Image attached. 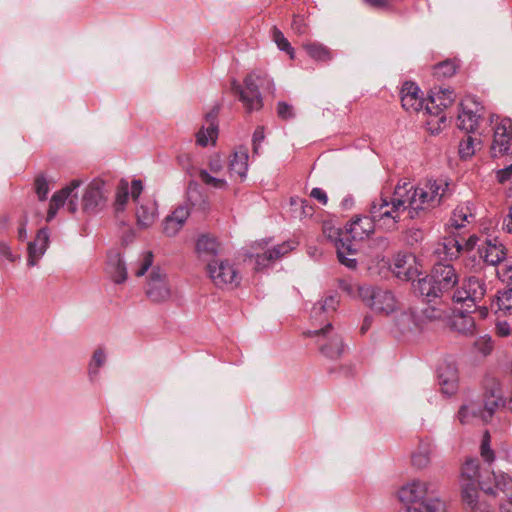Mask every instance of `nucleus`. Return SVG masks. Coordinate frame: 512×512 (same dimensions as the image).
<instances>
[{
    "label": "nucleus",
    "mask_w": 512,
    "mask_h": 512,
    "mask_svg": "<svg viewBox=\"0 0 512 512\" xmlns=\"http://www.w3.org/2000/svg\"><path fill=\"white\" fill-rule=\"evenodd\" d=\"M189 215L190 210L187 206H178L164 219L163 232L169 237L175 236L181 230Z\"/></svg>",
    "instance_id": "nucleus-22"
},
{
    "label": "nucleus",
    "mask_w": 512,
    "mask_h": 512,
    "mask_svg": "<svg viewBox=\"0 0 512 512\" xmlns=\"http://www.w3.org/2000/svg\"><path fill=\"white\" fill-rule=\"evenodd\" d=\"M219 243L216 238L202 235L196 243V250L200 256L214 257L218 253Z\"/></svg>",
    "instance_id": "nucleus-33"
},
{
    "label": "nucleus",
    "mask_w": 512,
    "mask_h": 512,
    "mask_svg": "<svg viewBox=\"0 0 512 512\" xmlns=\"http://www.w3.org/2000/svg\"><path fill=\"white\" fill-rule=\"evenodd\" d=\"M424 237L423 231L420 229H410L407 232V241L409 243L422 241Z\"/></svg>",
    "instance_id": "nucleus-58"
},
{
    "label": "nucleus",
    "mask_w": 512,
    "mask_h": 512,
    "mask_svg": "<svg viewBox=\"0 0 512 512\" xmlns=\"http://www.w3.org/2000/svg\"><path fill=\"white\" fill-rule=\"evenodd\" d=\"M107 273L117 284L127 279V269L119 252L111 251L108 254Z\"/></svg>",
    "instance_id": "nucleus-25"
},
{
    "label": "nucleus",
    "mask_w": 512,
    "mask_h": 512,
    "mask_svg": "<svg viewBox=\"0 0 512 512\" xmlns=\"http://www.w3.org/2000/svg\"><path fill=\"white\" fill-rule=\"evenodd\" d=\"M457 68L458 65L456 64L455 60L447 59L433 67V74L438 79L450 78L456 73Z\"/></svg>",
    "instance_id": "nucleus-38"
},
{
    "label": "nucleus",
    "mask_w": 512,
    "mask_h": 512,
    "mask_svg": "<svg viewBox=\"0 0 512 512\" xmlns=\"http://www.w3.org/2000/svg\"><path fill=\"white\" fill-rule=\"evenodd\" d=\"M337 306L338 300L336 296H327L324 300L318 301L314 304L313 308L311 309V318L322 321L321 316L334 312Z\"/></svg>",
    "instance_id": "nucleus-31"
},
{
    "label": "nucleus",
    "mask_w": 512,
    "mask_h": 512,
    "mask_svg": "<svg viewBox=\"0 0 512 512\" xmlns=\"http://www.w3.org/2000/svg\"><path fill=\"white\" fill-rule=\"evenodd\" d=\"M462 249L463 246L458 239L455 237H448L444 239L441 247L438 248V252L443 253L446 258L452 260L458 257Z\"/></svg>",
    "instance_id": "nucleus-36"
},
{
    "label": "nucleus",
    "mask_w": 512,
    "mask_h": 512,
    "mask_svg": "<svg viewBox=\"0 0 512 512\" xmlns=\"http://www.w3.org/2000/svg\"><path fill=\"white\" fill-rule=\"evenodd\" d=\"M310 196L319 201L322 205H326L328 202V196L326 192L321 188H313L310 192Z\"/></svg>",
    "instance_id": "nucleus-57"
},
{
    "label": "nucleus",
    "mask_w": 512,
    "mask_h": 512,
    "mask_svg": "<svg viewBox=\"0 0 512 512\" xmlns=\"http://www.w3.org/2000/svg\"><path fill=\"white\" fill-rule=\"evenodd\" d=\"M304 335L316 337L319 351L329 359L339 358L344 351L342 337L335 331L331 323H327L318 330H308L304 332Z\"/></svg>",
    "instance_id": "nucleus-7"
},
{
    "label": "nucleus",
    "mask_w": 512,
    "mask_h": 512,
    "mask_svg": "<svg viewBox=\"0 0 512 512\" xmlns=\"http://www.w3.org/2000/svg\"><path fill=\"white\" fill-rule=\"evenodd\" d=\"M475 153L474 139L468 135L459 145V155L462 159H467Z\"/></svg>",
    "instance_id": "nucleus-48"
},
{
    "label": "nucleus",
    "mask_w": 512,
    "mask_h": 512,
    "mask_svg": "<svg viewBox=\"0 0 512 512\" xmlns=\"http://www.w3.org/2000/svg\"><path fill=\"white\" fill-rule=\"evenodd\" d=\"M459 420L461 423H472L481 421L487 423L488 420L484 415L482 403L471 401L468 404L461 406L458 412Z\"/></svg>",
    "instance_id": "nucleus-27"
},
{
    "label": "nucleus",
    "mask_w": 512,
    "mask_h": 512,
    "mask_svg": "<svg viewBox=\"0 0 512 512\" xmlns=\"http://www.w3.org/2000/svg\"><path fill=\"white\" fill-rule=\"evenodd\" d=\"M405 264L406 256L398 258L395 262V274L398 278L413 282V280H415L414 275L417 271L413 270L411 267L405 268Z\"/></svg>",
    "instance_id": "nucleus-46"
},
{
    "label": "nucleus",
    "mask_w": 512,
    "mask_h": 512,
    "mask_svg": "<svg viewBox=\"0 0 512 512\" xmlns=\"http://www.w3.org/2000/svg\"><path fill=\"white\" fill-rule=\"evenodd\" d=\"M26 224H27V219H24L18 228V239L20 241H24L27 238Z\"/></svg>",
    "instance_id": "nucleus-63"
},
{
    "label": "nucleus",
    "mask_w": 512,
    "mask_h": 512,
    "mask_svg": "<svg viewBox=\"0 0 512 512\" xmlns=\"http://www.w3.org/2000/svg\"><path fill=\"white\" fill-rule=\"evenodd\" d=\"M474 219V215L468 205L457 206L449 220V227L456 230L465 227V223H469Z\"/></svg>",
    "instance_id": "nucleus-30"
},
{
    "label": "nucleus",
    "mask_w": 512,
    "mask_h": 512,
    "mask_svg": "<svg viewBox=\"0 0 512 512\" xmlns=\"http://www.w3.org/2000/svg\"><path fill=\"white\" fill-rule=\"evenodd\" d=\"M458 283V275L451 264L437 263L431 272L413 280L412 287L416 296L431 303L449 293Z\"/></svg>",
    "instance_id": "nucleus-1"
},
{
    "label": "nucleus",
    "mask_w": 512,
    "mask_h": 512,
    "mask_svg": "<svg viewBox=\"0 0 512 512\" xmlns=\"http://www.w3.org/2000/svg\"><path fill=\"white\" fill-rule=\"evenodd\" d=\"M455 100L454 91L450 88H434L425 104V112L430 115L440 116L439 121L444 123L446 116L441 113L450 107Z\"/></svg>",
    "instance_id": "nucleus-13"
},
{
    "label": "nucleus",
    "mask_w": 512,
    "mask_h": 512,
    "mask_svg": "<svg viewBox=\"0 0 512 512\" xmlns=\"http://www.w3.org/2000/svg\"><path fill=\"white\" fill-rule=\"evenodd\" d=\"M478 482H462V498L471 512H492L484 502L478 501Z\"/></svg>",
    "instance_id": "nucleus-24"
},
{
    "label": "nucleus",
    "mask_w": 512,
    "mask_h": 512,
    "mask_svg": "<svg viewBox=\"0 0 512 512\" xmlns=\"http://www.w3.org/2000/svg\"><path fill=\"white\" fill-rule=\"evenodd\" d=\"M187 193H188V199L192 205H196L198 202V200L195 198V195L198 196L199 198L202 197L199 185L195 181L189 182Z\"/></svg>",
    "instance_id": "nucleus-55"
},
{
    "label": "nucleus",
    "mask_w": 512,
    "mask_h": 512,
    "mask_svg": "<svg viewBox=\"0 0 512 512\" xmlns=\"http://www.w3.org/2000/svg\"><path fill=\"white\" fill-rule=\"evenodd\" d=\"M478 253L479 258L489 265H497L506 257V249L497 237H486Z\"/></svg>",
    "instance_id": "nucleus-17"
},
{
    "label": "nucleus",
    "mask_w": 512,
    "mask_h": 512,
    "mask_svg": "<svg viewBox=\"0 0 512 512\" xmlns=\"http://www.w3.org/2000/svg\"><path fill=\"white\" fill-rule=\"evenodd\" d=\"M496 331L499 336L505 337L512 332L511 327L506 321H499L496 324Z\"/></svg>",
    "instance_id": "nucleus-59"
},
{
    "label": "nucleus",
    "mask_w": 512,
    "mask_h": 512,
    "mask_svg": "<svg viewBox=\"0 0 512 512\" xmlns=\"http://www.w3.org/2000/svg\"><path fill=\"white\" fill-rule=\"evenodd\" d=\"M415 187L410 183L398 184L392 197L380 195L375 201L378 206H374V213L379 212L378 217L387 220L386 225L396 227L400 221L401 213L409 210L410 218H414L412 213V197H414Z\"/></svg>",
    "instance_id": "nucleus-3"
},
{
    "label": "nucleus",
    "mask_w": 512,
    "mask_h": 512,
    "mask_svg": "<svg viewBox=\"0 0 512 512\" xmlns=\"http://www.w3.org/2000/svg\"><path fill=\"white\" fill-rule=\"evenodd\" d=\"M152 264H153V254H152V252L147 251L143 255L141 267H140V269H138L136 271V276L137 277L143 276L148 271V269L152 266Z\"/></svg>",
    "instance_id": "nucleus-54"
},
{
    "label": "nucleus",
    "mask_w": 512,
    "mask_h": 512,
    "mask_svg": "<svg viewBox=\"0 0 512 512\" xmlns=\"http://www.w3.org/2000/svg\"><path fill=\"white\" fill-rule=\"evenodd\" d=\"M304 49L310 58L318 62L327 63L333 58L332 50L319 42L307 43L304 45Z\"/></svg>",
    "instance_id": "nucleus-29"
},
{
    "label": "nucleus",
    "mask_w": 512,
    "mask_h": 512,
    "mask_svg": "<svg viewBox=\"0 0 512 512\" xmlns=\"http://www.w3.org/2000/svg\"><path fill=\"white\" fill-rule=\"evenodd\" d=\"M485 480L479 472L478 461L475 459L467 460L462 467V482H478Z\"/></svg>",
    "instance_id": "nucleus-35"
},
{
    "label": "nucleus",
    "mask_w": 512,
    "mask_h": 512,
    "mask_svg": "<svg viewBox=\"0 0 512 512\" xmlns=\"http://www.w3.org/2000/svg\"><path fill=\"white\" fill-rule=\"evenodd\" d=\"M495 304L498 310L503 311L504 314L512 312V288L499 291L496 296Z\"/></svg>",
    "instance_id": "nucleus-43"
},
{
    "label": "nucleus",
    "mask_w": 512,
    "mask_h": 512,
    "mask_svg": "<svg viewBox=\"0 0 512 512\" xmlns=\"http://www.w3.org/2000/svg\"><path fill=\"white\" fill-rule=\"evenodd\" d=\"M272 37L273 41L276 43L277 47L281 50L286 52L291 59L294 58V49L291 46L290 42L287 40V38L284 36V34L276 27L274 26L272 28Z\"/></svg>",
    "instance_id": "nucleus-44"
},
{
    "label": "nucleus",
    "mask_w": 512,
    "mask_h": 512,
    "mask_svg": "<svg viewBox=\"0 0 512 512\" xmlns=\"http://www.w3.org/2000/svg\"><path fill=\"white\" fill-rule=\"evenodd\" d=\"M295 247V242L287 241L282 244L274 246L272 249H268L267 251L256 255V269L261 270L263 268L268 267L274 261L280 259L288 252L293 250Z\"/></svg>",
    "instance_id": "nucleus-21"
},
{
    "label": "nucleus",
    "mask_w": 512,
    "mask_h": 512,
    "mask_svg": "<svg viewBox=\"0 0 512 512\" xmlns=\"http://www.w3.org/2000/svg\"><path fill=\"white\" fill-rule=\"evenodd\" d=\"M143 191L142 181L139 179H134L131 183V197L134 202H138L139 197Z\"/></svg>",
    "instance_id": "nucleus-56"
},
{
    "label": "nucleus",
    "mask_w": 512,
    "mask_h": 512,
    "mask_svg": "<svg viewBox=\"0 0 512 512\" xmlns=\"http://www.w3.org/2000/svg\"><path fill=\"white\" fill-rule=\"evenodd\" d=\"M207 272L217 287L237 286L240 283L236 269L227 260L213 259L209 261Z\"/></svg>",
    "instance_id": "nucleus-9"
},
{
    "label": "nucleus",
    "mask_w": 512,
    "mask_h": 512,
    "mask_svg": "<svg viewBox=\"0 0 512 512\" xmlns=\"http://www.w3.org/2000/svg\"><path fill=\"white\" fill-rule=\"evenodd\" d=\"M292 27L299 33H304V28L302 25V19L300 17H294L292 22Z\"/></svg>",
    "instance_id": "nucleus-64"
},
{
    "label": "nucleus",
    "mask_w": 512,
    "mask_h": 512,
    "mask_svg": "<svg viewBox=\"0 0 512 512\" xmlns=\"http://www.w3.org/2000/svg\"><path fill=\"white\" fill-rule=\"evenodd\" d=\"M479 487L492 496L503 494L504 499L512 500V479L504 473L492 472L486 480L479 481Z\"/></svg>",
    "instance_id": "nucleus-16"
},
{
    "label": "nucleus",
    "mask_w": 512,
    "mask_h": 512,
    "mask_svg": "<svg viewBox=\"0 0 512 512\" xmlns=\"http://www.w3.org/2000/svg\"><path fill=\"white\" fill-rule=\"evenodd\" d=\"M248 171V152L245 148L236 150L229 162L230 175H237L241 180L246 178Z\"/></svg>",
    "instance_id": "nucleus-28"
},
{
    "label": "nucleus",
    "mask_w": 512,
    "mask_h": 512,
    "mask_svg": "<svg viewBox=\"0 0 512 512\" xmlns=\"http://www.w3.org/2000/svg\"><path fill=\"white\" fill-rule=\"evenodd\" d=\"M265 134L264 128L259 126L255 129L252 137L253 153L258 154L261 148V143L264 141Z\"/></svg>",
    "instance_id": "nucleus-53"
},
{
    "label": "nucleus",
    "mask_w": 512,
    "mask_h": 512,
    "mask_svg": "<svg viewBox=\"0 0 512 512\" xmlns=\"http://www.w3.org/2000/svg\"><path fill=\"white\" fill-rule=\"evenodd\" d=\"M432 446L429 442H421L417 451L412 454V463L417 468H424L430 462Z\"/></svg>",
    "instance_id": "nucleus-34"
},
{
    "label": "nucleus",
    "mask_w": 512,
    "mask_h": 512,
    "mask_svg": "<svg viewBox=\"0 0 512 512\" xmlns=\"http://www.w3.org/2000/svg\"><path fill=\"white\" fill-rule=\"evenodd\" d=\"M474 327V319L471 316L461 315L453 321V328L465 335L472 334Z\"/></svg>",
    "instance_id": "nucleus-45"
},
{
    "label": "nucleus",
    "mask_w": 512,
    "mask_h": 512,
    "mask_svg": "<svg viewBox=\"0 0 512 512\" xmlns=\"http://www.w3.org/2000/svg\"><path fill=\"white\" fill-rule=\"evenodd\" d=\"M485 294V282L476 276H470L463 281L462 286L454 292L452 298L457 303L471 302L472 305L467 304V308H471L476 306L484 298Z\"/></svg>",
    "instance_id": "nucleus-10"
},
{
    "label": "nucleus",
    "mask_w": 512,
    "mask_h": 512,
    "mask_svg": "<svg viewBox=\"0 0 512 512\" xmlns=\"http://www.w3.org/2000/svg\"><path fill=\"white\" fill-rule=\"evenodd\" d=\"M105 182L94 179L85 189L82 196V208L86 213H96L106 205Z\"/></svg>",
    "instance_id": "nucleus-12"
},
{
    "label": "nucleus",
    "mask_w": 512,
    "mask_h": 512,
    "mask_svg": "<svg viewBox=\"0 0 512 512\" xmlns=\"http://www.w3.org/2000/svg\"><path fill=\"white\" fill-rule=\"evenodd\" d=\"M480 454L483 460L488 464L492 463L495 458L494 451L490 446V434L488 431H486L483 435L480 445Z\"/></svg>",
    "instance_id": "nucleus-47"
},
{
    "label": "nucleus",
    "mask_w": 512,
    "mask_h": 512,
    "mask_svg": "<svg viewBox=\"0 0 512 512\" xmlns=\"http://www.w3.org/2000/svg\"><path fill=\"white\" fill-rule=\"evenodd\" d=\"M458 115V127L467 133L473 132L482 116L483 106L474 96L466 97L461 103Z\"/></svg>",
    "instance_id": "nucleus-11"
},
{
    "label": "nucleus",
    "mask_w": 512,
    "mask_h": 512,
    "mask_svg": "<svg viewBox=\"0 0 512 512\" xmlns=\"http://www.w3.org/2000/svg\"><path fill=\"white\" fill-rule=\"evenodd\" d=\"M129 199V185L128 182L122 179L117 186L115 209L117 212L123 211Z\"/></svg>",
    "instance_id": "nucleus-42"
},
{
    "label": "nucleus",
    "mask_w": 512,
    "mask_h": 512,
    "mask_svg": "<svg viewBox=\"0 0 512 512\" xmlns=\"http://www.w3.org/2000/svg\"><path fill=\"white\" fill-rule=\"evenodd\" d=\"M208 169L211 174H218L224 169V160L218 154L213 155L209 158Z\"/></svg>",
    "instance_id": "nucleus-52"
},
{
    "label": "nucleus",
    "mask_w": 512,
    "mask_h": 512,
    "mask_svg": "<svg viewBox=\"0 0 512 512\" xmlns=\"http://www.w3.org/2000/svg\"><path fill=\"white\" fill-rule=\"evenodd\" d=\"M35 192L38 195L40 201L46 199L47 194L49 193V185L46 178L42 175L36 177L35 179Z\"/></svg>",
    "instance_id": "nucleus-49"
},
{
    "label": "nucleus",
    "mask_w": 512,
    "mask_h": 512,
    "mask_svg": "<svg viewBox=\"0 0 512 512\" xmlns=\"http://www.w3.org/2000/svg\"><path fill=\"white\" fill-rule=\"evenodd\" d=\"M512 140V120L502 119L494 128L493 141L491 144L492 157L505 155L510 150Z\"/></svg>",
    "instance_id": "nucleus-15"
},
{
    "label": "nucleus",
    "mask_w": 512,
    "mask_h": 512,
    "mask_svg": "<svg viewBox=\"0 0 512 512\" xmlns=\"http://www.w3.org/2000/svg\"><path fill=\"white\" fill-rule=\"evenodd\" d=\"M337 257L339 262L349 269H355L357 266V260L355 258L348 257L354 255L356 250L352 248L351 243L345 242L343 239H339L336 242Z\"/></svg>",
    "instance_id": "nucleus-32"
},
{
    "label": "nucleus",
    "mask_w": 512,
    "mask_h": 512,
    "mask_svg": "<svg viewBox=\"0 0 512 512\" xmlns=\"http://www.w3.org/2000/svg\"><path fill=\"white\" fill-rule=\"evenodd\" d=\"M482 403L484 415L488 421H490L495 413V411L503 405V400L500 395H496L494 392H491L490 395L485 397V400Z\"/></svg>",
    "instance_id": "nucleus-39"
},
{
    "label": "nucleus",
    "mask_w": 512,
    "mask_h": 512,
    "mask_svg": "<svg viewBox=\"0 0 512 512\" xmlns=\"http://www.w3.org/2000/svg\"><path fill=\"white\" fill-rule=\"evenodd\" d=\"M81 183V180L74 179L68 186L54 193L50 201L49 210L47 213V221H51L56 216L59 208L64 206L66 200L71 196V192L79 188Z\"/></svg>",
    "instance_id": "nucleus-23"
},
{
    "label": "nucleus",
    "mask_w": 512,
    "mask_h": 512,
    "mask_svg": "<svg viewBox=\"0 0 512 512\" xmlns=\"http://www.w3.org/2000/svg\"><path fill=\"white\" fill-rule=\"evenodd\" d=\"M359 297L377 313L390 314L396 309V299L391 291L376 286H361Z\"/></svg>",
    "instance_id": "nucleus-8"
},
{
    "label": "nucleus",
    "mask_w": 512,
    "mask_h": 512,
    "mask_svg": "<svg viewBox=\"0 0 512 512\" xmlns=\"http://www.w3.org/2000/svg\"><path fill=\"white\" fill-rule=\"evenodd\" d=\"M402 107L408 112H419L425 109L427 100L420 94V88L413 82H405L401 88Z\"/></svg>",
    "instance_id": "nucleus-18"
},
{
    "label": "nucleus",
    "mask_w": 512,
    "mask_h": 512,
    "mask_svg": "<svg viewBox=\"0 0 512 512\" xmlns=\"http://www.w3.org/2000/svg\"><path fill=\"white\" fill-rule=\"evenodd\" d=\"M219 113V106H215L210 112L205 115V121L207 123V127H202L199 132L196 134V143L202 147L208 145L209 141L212 144L216 143V139L218 136V124H217V116Z\"/></svg>",
    "instance_id": "nucleus-19"
},
{
    "label": "nucleus",
    "mask_w": 512,
    "mask_h": 512,
    "mask_svg": "<svg viewBox=\"0 0 512 512\" xmlns=\"http://www.w3.org/2000/svg\"><path fill=\"white\" fill-rule=\"evenodd\" d=\"M77 194L73 192H71V196L66 200L67 203L66 204V208L67 210L70 212V213H75L77 211V208H78V204H77Z\"/></svg>",
    "instance_id": "nucleus-61"
},
{
    "label": "nucleus",
    "mask_w": 512,
    "mask_h": 512,
    "mask_svg": "<svg viewBox=\"0 0 512 512\" xmlns=\"http://www.w3.org/2000/svg\"><path fill=\"white\" fill-rule=\"evenodd\" d=\"M77 194L73 192H71V196L66 200L67 203L66 204V208L67 210L70 212V213H75L77 211V208H78V204H77Z\"/></svg>",
    "instance_id": "nucleus-60"
},
{
    "label": "nucleus",
    "mask_w": 512,
    "mask_h": 512,
    "mask_svg": "<svg viewBox=\"0 0 512 512\" xmlns=\"http://www.w3.org/2000/svg\"><path fill=\"white\" fill-rule=\"evenodd\" d=\"M264 81V75L256 72L248 74L244 79V87L236 80L231 82V91L239 97L247 112L260 110L263 106L259 85Z\"/></svg>",
    "instance_id": "nucleus-4"
},
{
    "label": "nucleus",
    "mask_w": 512,
    "mask_h": 512,
    "mask_svg": "<svg viewBox=\"0 0 512 512\" xmlns=\"http://www.w3.org/2000/svg\"><path fill=\"white\" fill-rule=\"evenodd\" d=\"M398 497L403 507L399 512H444L445 504L436 496V484L412 480L402 486Z\"/></svg>",
    "instance_id": "nucleus-2"
},
{
    "label": "nucleus",
    "mask_w": 512,
    "mask_h": 512,
    "mask_svg": "<svg viewBox=\"0 0 512 512\" xmlns=\"http://www.w3.org/2000/svg\"><path fill=\"white\" fill-rule=\"evenodd\" d=\"M438 381L445 394H453L457 388L458 375L454 365L447 364L438 368Z\"/></svg>",
    "instance_id": "nucleus-26"
},
{
    "label": "nucleus",
    "mask_w": 512,
    "mask_h": 512,
    "mask_svg": "<svg viewBox=\"0 0 512 512\" xmlns=\"http://www.w3.org/2000/svg\"><path fill=\"white\" fill-rule=\"evenodd\" d=\"M374 206H378V203L375 201V199L371 202L369 206L368 215L356 217L349 224L347 232L351 235V237L354 240H362L368 237L370 234L374 232L376 227L383 229L385 231H393L397 229L396 227H390L386 225L388 221L378 217L377 215L379 214V212L374 213V211H376V209H374Z\"/></svg>",
    "instance_id": "nucleus-6"
},
{
    "label": "nucleus",
    "mask_w": 512,
    "mask_h": 512,
    "mask_svg": "<svg viewBox=\"0 0 512 512\" xmlns=\"http://www.w3.org/2000/svg\"><path fill=\"white\" fill-rule=\"evenodd\" d=\"M155 212L156 209L154 207H147L144 205L138 207L136 211L138 224L144 228H147L150 225H152V223L155 220Z\"/></svg>",
    "instance_id": "nucleus-41"
},
{
    "label": "nucleus",
    "mask_w": 512,
    "mask_h": 512,
    "mask_svg": "<svg viewBox=\"0 0 512 512\" xmlns=\"http://www.w3.org/2000/svg\"><path fill=\"white\" fill-rule=\"evenodd\" d=\"M106 361V354L102 348H98L94 351L91 362L89 364V377L93 381L97 378L99 368L104 365Z\"/></svg>",
    "instance_id": "nucleus-40"
},
{
    "label": "nucleus",
    "mask_w": 512,
    "mask_h": 512,
    "mask_svg": "<svg viewBox=\"0 0 512 512\" xmlns=\"http://www.w3.org/2000/svg\"><path fill=\"white\" fill-rule=\"evenodd\" d=\"M0 257L11 263H14L20 259L18 254L13 253L9 243L2 240H0Z\"/></svg>",
    "instance_id": "nucleus-50"
},
{
    "label": "nucleus",
    "mask_w": 512,
    "mask_h": 512,
    "mask_svg": "<svg viewBox=\"0 0 512 512\" xmlns=\"http://www.w3.org/2000/svg\"><path fill=\"white\" fill-rule=\"evenodd\" d=\"M448 189L449 183L443 178L429 180L423 187H415L414 197H412V213L414 217L419 210L439 204Z\"/></svg>",
    "instance_id": "nucleus-5"
},
{
    "label": "nucleus",
    "mask_w": 512,
    "mask_h": 512,
    "mask_svg": "<svg viewBox=\"0 0 512 512\" xmlns=\"http://www.w3.org/2000/svg\"><path fill=\"white\" fill-rule=\"evenodd\" d=\"M277 115L283 120L292 119L295 116L293 107L284 101L277 103Z\"/></svg>",
    "instance_id": "nucleus-51"
},
{
    "label": "nucleus",
    "mask_w": 512,
    "mask_h": 512,
    "mask_svg": "<svg viewBox=\"0 0 512 512\" xmlns=\"http://www.w3.org/2000/svg\"><path fill=\"white\" fill-rule=\"evenodd\" d=\"M365 1L374 8H386L390 5L392 0H365Z\"/></svg>",
    "instance_id": "nucleus-62"
},
{
    "label": "nucleus",
    "mask_w": 512,
    "mask_h": 512,
    "mask_svg": "<svg viewBox=\"0 0 512 512\" xmlns=\"http://www.w3.org/2000/svg\"><path fill=\"white\" fill-rule=\"evenodd\" d=\"M49 245V232L47 228L38 230L33 241L28 243L27 265L34 267L45 254Z\"/></svg>",
    "instance_id": "nucleus-20"
},
{
    "label": "nucleus",
    "mask_w": 512,
    "mask_h": 512,
    "mask_svg": "<svg viewBox=\"0 0 512 512\" xmlns=\"http://www.w3.org/2000/svg\"><path fill=\"white\" fill-rule=\"evenodd\" d=\"M198 175L203 184L217 190H227L228 182L224 178L211 175L206 169H199Z\"/></svg>",
    "instance_id": "nucleus-37"
},
{
    "label": "nucleus",
    "mask_w": 512,
    "mask_h": 512,
    "mask_svg": "<svg viewBox=\"0 0 512 512\" xmlns=\"http://www.w3.org/2000/svg\"><path fill=\"white\" fill-rule=\"evenodd\" d=\"M146 295L154 303L167 301L171 296V290L166 279V274L159 268L153 269L149 276Z\"/></svg>",
    "instance_id": "nucleus-14"
}]
</instances>
